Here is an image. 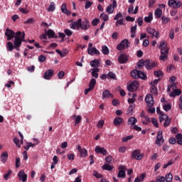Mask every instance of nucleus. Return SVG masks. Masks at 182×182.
Instances as JSON below:
<instances>
[{
  "mask_svg": "<svg viewBox=\"0 0 182 182\" xmlns=\"http://www.w3.org/2000/svg\"><path fill=\"white\" fill-rule=\"evenodd\" d=\"M68 160H70L73 161V160H75V154H70L67 156Z\"/></svg>",
  "mask_w": 182,
  "mask_h": 182,
  "instance_id": "64",
  "label": "nucleus"
},
{
  "mask_svg": "<svg viewBox=\"0 0 182 182\" xmlns=\"http://www.w3.org/2000/svg\"><path fill=\"white\" fill-rule=\"evenodd\" d=\"M95 153L97 154H102L103 156H106L107 154V151L103 147H100V146H97L95 149Z\"/></svg>",
  "mask_w": 182,
  "mask_h": 182,
  "instance_id": "17",
  "label": "nucleus"
},
{
  "mask_svg": "<svg viewBox=\"0 0 182 182\" xmlns=\"http://www.w3.org/2000/svg\"><path fill=\"white\" fill-rule=\"evenodd\" d=\"M100 22V20L97 18H95L92 21V26H97L99 25V23Z\"/></svg>",
  "mask_w": 182,
  "mask_h": 182,
  "instance_id": "46",
  "label": "nucleus"
},
{
  "mask_svg": "<svg viewBox=\"0 0 182 182\" xmlns=\"http://www.w3.org/2000/svg\"><path fill=\"white\" fill-rule=\"evenodd\" d=\"M1 163H5V161H6V160H8V152L4 151L1 154Z\"/></svg>",
  "mask_w": 182,
  "mask_h": 182,
  "instance_id": "26",
  "label": "nucleus"
},
{
  "mask_svg": "<svg viewBox=\"0 0 182 182\" xmlns=\"http://www.w3.org/2000/svg\"><path fill=\"white\" fill-rule=\"evenodd\" d=\"M111 97V99H113V94L110 93V91L109 90H105L102 92V99H109Z\"/></svg>",
  "mask_w": 182,
  "mask_h": 182,
  "instance_id": "20",
  "label": "nucleus"
},
{
  "mask_svg": "<svg viewBox=\"0 0 182 182\" xmlns=\"http://www.w3.org/2000/svg\"><path fill=\"white\" fill-rule=\"evenodd\" d=\"M55 9L56 7L55 6V2L52 1L48 8L47 9V11L48 12H53Z\"/></svg>",
  "mask_w": 182,
  "mask_h": 182,
  "instance_id": "36",
  "label": "nucleus"
},
{
  "mask_svg": "<svg viewBox=\"0 0 182 182\" xmlns=\"http://www.w3.org/2000/svg\"><path fill=\"white\" fill-rule=\"evenodd\" d=\"M142 79L143 80H146L147 79V75H146L142 71L139 70L138 73V79Z\"/></svg>",
  "mask_w": 182,
  "mask_h": 182,
  "instance_id": "35",
  "label": "nucleus"
},
{
  "mask_svg": "<svg viewBox=\"0 0 182 182\" xmlns=\"http://www.w3.org/2000/svg\"><path fill=\"white\" fill-rule=\"evenodd\" d=\"M144 119V120H142V124L147 126V124L150 123V117L149 116H145Z\"/></svg>",
  "mask_w": 182,
  "mask_h": 182,
  "instance_id": "41",
  "label": "nucleus"
},
{
  "mask_svg": "<svg viewBox=\"0 0 182 182\" xmlns=\"http://www.w3.org/2000/svg\"><path fill=\"white\" fill-rule=\"evenodd\" d=\"M123 122H124V120L123 119V118L119 117H117L114 119V126H119V124L121 123H123Z\"/></svg>",
  "mask_w": 182,
  "mask_h": 182,
  "instance_id": "24",
  "label": "nucleus"
},
{
  "mask_svg": "<svg viewBox=\"0 0 182 182\" xmlns=\"http://www.w3.org/2000/svg\"><path fill=\"white\" fill-rule=\"evenodd\" d=\"M22 42H26V41H25V33H23L22 34L21 31H17L16 33V37L14 39V45L11 41L7 42L6 50L9 52H12L14 48V49H16V50L19 51L21 50L20 48L22 45Z\"/></svg>",
  "mask_w": 182,
  "mask_h": 182,
  "instance_id": "1",
  "label": "nucleus"
},
{
  "mask_svg": "<svg viewBox=\"0 0 182 182\" xmlns=\"http://www.w3.org/2000/svg\"><path fill=\"white\" fill-rule=\"evenodd\" d=\"M116 6H117V2L116 1V0H114L112 1V4H109L106 9V12L109 14H113V12H114V8H116Z\"/></svg>",
  "mask_w": 182,
  "mask_h": 182,
  "instance_id": "13",
  "label": "nucleus"
},
{
  "mask_svg": "<svg viewBox=\"0 0 182 182\" xmlns=\"http://www.w3.org/2000/svg\"><path fill=\"white\" fill-rule=\"evenodd\" d=\"M77 150H78V152L80 153V157L82 159L87 157V151L85 148H82V146L77 145Z\"/></svg>",
  "mask_w": 182,
  "mask_h": 182,
  "instance_id": "14",
  "label": "nucleus"
},
{
  "mask_svg": "<svg viewBox=\"0 0 182 182\" xmlns=\"http://www.w3.org/2000/svg\"><path fill=\"white\" fill-rule=\"evenodd\" d=\"M33 141H36L35 144H32L31 142H28V146H30V147H35L36 146V144H39V140H38L36 138H34Z\"/></svg>",
  "mask_w": 182,
  "mask_h": 182,
  "instance_id": "51",
  "label": "nucleus"
},
{
  "mask_svg": "<svg viewBox=\"0 0 182 182\" xmlns=\"http://www.w3.org/2000/svg\"><path fill=\"white\" fill-rule=\"evenodd\" d=\"M158 48L161 50V55L159 56L160 60L166 62L167 58H168V48H167V43L164 41H161Z\"/></svg>",
  "mask_w": 182,
  "mask_h": 182,
  "instance_id": "3",
  "label": "nucleus"
},
{
  "mask_svg": "<svg viewBox=\"0 0 182 182\" xmlns=\"http://www.w3.org/2000/svg\"><path fill=\"white\" fill-rule=\"evenodd\" d=\"M151 123L154 124V127H159V122L156 118L151 119Z\"/></svg>",
  "mask_w": 182,
  "mask_h": 182,
  "instance_id": "59",
  "label": "nucleus"
},
{
  "mask_svg": "<svg viewBox=\"0 0 182 182\" xmlns=\"http://www.w3.org/2000/svg\"><path fill=\"white\" fill-rule=\"evenodd\" d=\"M164 116L166 117L164 126L165 127H168V126H170V122H171V119H170L167 114H164Z\"/></svg>",
  "mask_w": 182,
  "mask_h": 182,
  "instance_id": "30",
  "label": "nucleus"
},
{
  "mask_svg": "<svg viewBox=\"0 0 182 182\" xmlns=\"http://www.w3.org/2000/svg\"><path fill=\"white\" fill-rule=\"evenodd\" d=\"M131 157L135 160H141V159H143V155L140 154V150L135 149L134 151H132Z\"/></svg>",
  "mask_w": 182,
  "mask_h": 182,
  "instance_id": "11",
  "label": "nucleus"
},
{
  "mask_svg": "<svg viewBox=\"0 0 182 182\" xmlns=\"http://www.w3.org/2000/svg\"><path fill=\"white\" fill-rule=\"evenodd\" d=\"M71 29H76L77 31H87L90 28V23L87 18H85L82 21V18H79L77 21H73L70 24Z\"/></svg>",
  "mask_w": 182,
  "mask_h": 182,
  "instance_id": "2",
  "label": "nucleus"
},
{
  "mask_svg": "<svg viewBox=\"0 0 182 182\" xmlns=\"http://www.w3.org/2000/svg\"><path fill=\"white\" fill-rule=\"evenodd\" d=\"M80 122H82V116L77 115L75 119V125L76 126V124H79Z\"/></svg>",
  "mask_w": 182,
  "mask_h": 182,
  "instance_id": "47",
  "label": "nucleus"
},
{
  "mask_svg": "<svg viewBox=\"0 0 182 182\" xmlns=\"http://www.w3.org/2000/svg\"><path fill=\"white\" fill-rule=\"evenodd\" d=\"M45 60H46V57H45V55H41L38 57V61L41 63H43L45 62Z\"/></svg>",
  "mask_w": 182,
  "mask_h": 182,
  "instance_id": "62",
  "label": "nucleus"
},
{
  "mask_svg": "<svg viewBox=\"0 0 182 182\" xmlns=\"http://www.w3.org/2000/svg\"><path fill=\"white\" fill-rule=\"evenodd\" d=\"M14 141L17 147L18 148L21 147V144H19L20 142L19 139H18L17 137H15L14 139Z\"/></svg>",
  "mask_w": 182,
  "mask_h": 182,
  "instance_id": "61",
  "label": "nucleus"
},
{
  "mask_svg": "<svg viewBox=\"0 0 182 182\" xmlns=\"http://www.w3.org/2000/svg\"><path fill=\"white\" fill-rule=\"evenodd\" d=\"M133 139V135L127 136L122 138L123 143H126V141H129V140H132Z\"/></svg>",
  "mask_w": 182,
  "mask_h": 182,
  "instance_id": "53",
  "label": "nucleus"
},
{
  "mask_svg": "<svg viewBox=\"0 0 182 182\" xmlns=\"http://www.w3.org/2000/svg\"><path fill=\"white\" fill-rule=\"evenodd\" d=\"M90 65L92 68H100V61L97 59L92 60L90 61Z\"/></svg>",
  "mask_w": 182,
  "mask_h": 182,
  "instance_id": "22",
  "label": "nucleus"
},
{
  "mask_svg": "<svg viewBox=\"0 0 182 182\" xmlns=\"http://www.w3.org/2000/svg\"><path fill=\"white\" fill-rule=\"evenodd\" d=\"M124 18H120L119 20H117L115 23L116 26H119V25H124Z\"/></svg>",
  "mask_w": 182,
  "mask_h": 182,
  "instance_id": "56",
  "label": "nucleus"
},
{
  "mask_svg": "<svg viewBox=\"0 0 182 182\" xmlns=\"http://www.w3.org/2000/svg\"><path fill=\"white\" fill-rule=\"evenodd\" d=\"M137 89H139V82L137 81H134L127 86V90L131 92H134V90H137Z\"/></svg>",
  "mask_w": 182,
  "mask_h": 182,
  "instance_id": "15",
  "label": "nucleus"
},
{
  "mask_svg": "<svg viewBox=\"0 0 182 182\" xmlns=\"http://www.w3.org/2000/svg\"><path fill=\"white\" fill-rule=\"evenodd\" d=\"M155 18H157V19L161 18V15H163V11L161 9L158 8L155 10L154 12Z\"/></svg>",
  "mask_w": 182,
  "mask_h": 182,
  "instance_id": "25",
  "label": "nucleus"
},
{
  "mask_svg": "<svg viewBox=\"0 0 182 182\" xmlns=\"http://www.w3.org/2000/svg\"><path fill=\"white\" fill-rule=\"evenodd\" d=\"M137 66L139 69H141L143 66H146V60H141L137 63Z\"/></svg>",
  "mask_w": 182,
  "mask_h": 182,
  "instance_id": "39",
  "label": "nucleus"
},
{
  "mask_svg": "<svg viewBox=\"0 0 182 182\" xmlns=\"http://www.w3.org/2000/svg\"><path fill=\"white\" fill-rule=\"evenodd\" d=\"M145 102L148 107H153V105H154V100L153 99V96L151 94H148L146 96Z\"/></svg>",
  "mask_w": 182,
  "mask_h": 182,
  "instance_id": "10",
  "label": "nucleus"
},
{
  "mask_svg": "<svg viewBox=\"0 0 182 182\" xmlns=\"http://www.w3.org/2000/svg\"><path fill=\"white\" fill-rule=\"evenodd\" d=\"M156 182H164L166 181V178L164 176H159L156 177Z\"/></svg>",
  "mask_w": 182,
  "mask_h": 182,
  "instance_id": "54",
  "label": "nucleus"
},
{
  "mask_svg": "<svg viewBox=\"0 0 182 182\" xmlns=\"http://www.w3.org/2000/svg\"><path fill=\"white\" fill-rule=\"evenodd\" d=\"M151 95H155V96H157V95H159V92L157 90V87L156 85H151Z\"/></svg>",
  "mask_w": 182,
  "mask_h": 182,
  "instance_id": "32",
  "label": "nucleus"
},
{
  "mask_svg": "<svg viewBox=\"0 0 182 182\" xmlns=\"http://www.w3.org/2000/svg\"><path fill=\"white\" fill-rule=\"evenodd\" d=\"M64 33L66 36H72V35H73V31L69 28H65L64 29Z\"/></svg>",
  "mask_w": 182,
  "mask_h": 182,
  "instance_id": "42",
  "label": "nucleus"
},
{
  "mask_svg": "<svg viewBox=\"0 0 182 182\" xmlns=\"http://www.w3.org/2000/svg\"><path fill=\"white\" fill-rule=\"evenodd\" d=\"M21 167V159L19 157L16 158V168H19Z\"/></svg>",
  "mask_w": 182,
  "mask_h": 182,
  "instance_id": "55",
  "label": "nucleus"
},
{
  "mask_svg": "<svg viewBox=\"0 0 182 182\" xmlns=\"http://www.w3.org/2000/svg\"><path fill=\"white\" fill-rule=\"evenodd\" d=\"M129 60V55L127 54H120L118 57V62L120 65H124V63H127Z\"/></svg>",
  "mask_w": 182,
  "mask_h": 182,
  "instance_id": "12",
  "label": "nucleus"
},
{
  "mask_svg": "<svg viewBox=\"0 0 182 182\" xmlns=\"http://www.w3.org/2000/svg\"><path fill=\"white\" fill-rule=\"evenodd\" d=\"M133 110H134V105H131L128 108L127 114L132 116V114H133Z\"/></svg>",
  "mask_w": 182,
  "mask_h": 182,
  "instance_id": "44",
  "label": "nucleus"
},
{
  "mask_svg": "<svg viewBox=\"0 0 182 182\" xmlns=\"http://www.w3.org/2000/svg\"><path fill=\"white\" fill-rule=\"evenodd\" d=\"M157 66V63L151 60H145V68L147 70H150Z\"/></svg>",
  "mask_w": 182,
  "mask_h": 182,
  "instance_id": "7",
  "label": "nucleus"
},
{
  "mask_svg": "<svg viewBox=\"0 0 182 182\" xmlns=\"http://www.w3.org/2000/svg\"><path fill=\"white\" fill-rule=\"evenodd\" d=\"M128 124H131L132 126H134L136 124V123H137V119H136V117H131L129 119H128Z\"/></svg>",
  "mask_w": 182,
  "mask_h": 182,
  "instance_id": "29",
  "label": "nucleus"
},
{
  "mask_svg": "<svg viewBox=\"0 0 182 182\" xmlns=\"http://www.w3.org/2000/svg\"><path fill=\"white\" fill-rule=\"evenodd\" d=\"M100 18L104 21V22H107L109 21V16L105 13H102Z\"/></svg>",
  "mask_w": 182,
  "mask_h": 182,
  "instance_id": "37",
  "label": "nucleus"
},
{
  "mask_svg": "<svg viewBox=\"0 0 182 182\" xmlns=\"http://www.w3.org/2000/svg\"><path fill=\"white\" fill-rule=\"evenodd\" d=\"M154 75L156 77H160V76H164V73H163V71L161 70H157V71H154Z\"/></svg>",
  "mask_w": 182,
  "mask_h": 182,
  "instance_id": "49",
  "label": "nucleus"
},
{
  "mask_svg": "<svg viewBox=\"0 0 182 182\" xmlns=\"http://www.w3.org/2000/svg\"><path fill=\"white\" fill-rule=\"evenodd\" d=\"M120 18H123V14H122V12H119L116 14V16L114 18V21H117Z\"/></svg>",
  "mask_w": 182,
  "mask_h": 182,
  "instance_id": "45",
  "label": "nucleus"
},
{
  "mask_svg": "<svg viewBox=\"0 0 182 182\" xmlns=\"http://www.w3.org/2000/svg\"><path fill=\"white\" fill-rule=\"evenodd\" d=\"M142 45L144 48H147V46H149V45H150V41H149V39H145L143 41Z\"/></svg>",
  "mask_w": 182,
  "mask_h": 182,
  "instance_id": "60",
  "label": "nucleus"
},
{
  "mask_svg": "<svg viewBox=\"0 0 182 182\" xmlns=\"http://www.w3.org/2000/svg\"><path fill=\"white\" fill-rule=\"evenodd\" d=\"M168 5L170 8H175L176 9H178L181 6V1L178 0H169L168 1Z\"/></svg>",
  "mask_w": 182,
  "mask_h": 182,
  "instance_id": "5",
  "label": "nucleus"
},
{
  "mask_svg": "<svg viewBox=\"0 0 182 182\" xmlns=\"http://www.w3.org/2000/svg\"><path fill=\"white\" fill-rule=\"evenodd\" d=\"M88 55H100V52L95 47L92 48H87Z\"/></svg>",
  "mask_w": 182,
  "mask_h": 182,
  "instance_id": "21",
  "label": "nucleus"
},
{
  "mask_svg": "<svg viewBox=\"0 0 182 182\" xmlns=\"http://www.w3.org/2000/svg\"><path fill=\"white\" fill-rule=\"evenodd\" d=\"M152 21H153V14L149 13V16L144 17V21L146 23H150V22H151Z\"/></svg>",
  "mask_w": 182,
  "mask_h": 182,
  "instance_id": "28",
  "label": "nucleus"
},
{
  "mask_svg": "<svg viewBox=\"0 0 182 182\" xmlns=\"http://www.w3.org/2000/svg\"><path fill=\"white\" fill-rule=\"evenodd\" d=\"M155 143L158 146H161V144L164 143V139L163 138V132H158Z\"/></svg>",
  "mask_w": 182,
  "mask_h": 182,
  "instance_id": "9",
  "label": "nucleus"
},
{
  "mask_svg": "<svg viewBox=\"0 0 182 182\" xmlns=\"http://www.w3.org/2000/svg\"><path fill=\"white\" fill-rule=\"evenodd\" d=\"M5 36L7 37V41H11L14 38L16 37V33H14V31L6 28L5 32Z\"/></svg>",
  "mask_w": 182,
  "mask_h": 182,
  "instance_id": "8",
  "label": "nucleus"
},
{
  "mask_svg": "<svg viewBox=\"0 0 182 182\" xmlns=\"http://www.w3.org/2000/svg\"><path fill=\"white\" fill-rule=\"evenodd\" d=\"M165 181L172 182L173 181V175L170 173H167L165 176Z\"/></svg>",
  "mask_w": 182,
  "mask_h": 182,
  "instance_id": "38",
  "label": "nucleus"
},
{
  "mask_svg": "<svg viewBox=\"0 0 182 182\" xmlns=\"http://www.w3.org/2000/svg\"><path fill=\"white\" fill-rule=\"evenodd\" d=\"M33 22H35V18H28L27 21H26L24 22L25 24H28V23H33Z\"/></svg>",
  "mask_w": 182,
  "mask_h": 182,
  "instance_id": "63",
  "label": "nucleus"
},
{
  "mask_svg": "<svg viewBox=\"0 0 182 182\" xmlns=\"http://www.w3.org/2000/svg\"><path fill=\"white\" fill-rule=\"evenodd\" d=\"M92 176H94V177H96V178H102V177H103L102 174L99 173L96 171H93Z\"/></svg>",
  "mask_w": 182,
  "mask_h": 182,
  "instance_id": "52",
  "label": "nucleus"
},
{
  "mask_svg": "<svg viewBox=\"0 0 182 182\" xmlns=\"http://www.w3.org/2000/svg\"><path fill=\"white\" fill-rule=\"evenodd\" d=\"M58 38H60L61 39V42H65V38H66V35L63 33H58Z\"/></svg>",
  "mask_w": 182,
  "mask_h": 182,
  "instance_id": "50",
  "label": "nucleus"
},
{
  "mask_svg": "<svg viewBox=\"0 0 182 182\" xmlns=\"http://www.w3.org/2000/svg\"><path fill=\"white\" fill-rule=\"evenodd\" d=\"M102 52L104 55H109V48H107L106 46H103L102 48Z\"/></svg>",
  "mask_w": 182,
  "mask_h": 182,
  "instance_id": "43",
  "label": "nucleus"
},
{
  "mask_svg": "<svg viewBox=\"0 0 182 182\" xmlns=\"http://www.w3.org/2000/svg\"><path fill=\"white\" fill-rule=\"evenodd\" d=\"M163 109L165 110V112H168L169 110H171V105L167 104L163 105Z\"/></svg>",
  "mask_w": 182,
  "mask_h": 182,
  "instance_id": "48",
  "label": "nucleus"
},
{
  "mask_svg": "<svg viewBox=\"0 0 182 182\" xmlns=\"http://www.w3.org/2000/svg\"><path fill=\"white\" fill-rule=\"evenodd\" d=\"M103 170H107V171H112L113 170V166H110L109 164H105L102 166Z\"/></svg>",
  "mask_w": 182,
  "mask_h": 182,
  "instance_id": "33",
  "label": "nucleus"
},
{
  "mask_svg": "<svg viewBox=\"0 0 182 182\" xmlns=\"http://www.w3.org/2000/svg\"><path fill=\"white\" fill-rule=\"evenodd\" d=\"M45 32L48 36V38H49V39H52V38H55V39H58V35L55 34V31H53V30L52 29H49L46 31V29H45Z\"/></svg>",
  "mask_w": 182,
  "mask_h": 182,
  "instance_id": "18",
  "label": "nucleus"
},
{
  "mask_svg": "<svg viewBox=\"0 0 182 182\" xmlns=\"http://www.w3.org/2000/svg\"><path fill=\"white\" fill-rule=\"evenodd\" d=\"M92 5H93V2L87 1L85 6V9H89V8L92 6Z\"/></svg>",
  "mask_w": 182,
  "mask_h": 182,
  "instance_id": "57",
  "label": "nucleus"
},
{
  "mask_svg": "<svg viewBox=\"0 0 182 182\" xmlns=\"http://www.w3.org/2000/svg\"><path fill=\"white\" fill-rule=\"evenodd\" d=\"M129 45H130V42H129V40L124 39L120 42L119 44L117 45V50H123V49H127V48H129Z\"/></svg>",
  "mask_w": 182,
  "mask_h": 182,
  "instance_id": "4",
  "label": "nucleus"
},
{
  "mask_svg": "<svg viewBox=\"0 0 182 182\" xmlns=\"http://www.w3.org/2000/svg\"><path fill=\"white\" fill-rule=\"evenodd\" d=\"M161 19H162L163 23L164 24L168 23V22H170V18L168 17L163 16Z\"/></svg>",
  "mask_w": 182,
  "mask_h": 182,
  "instance_id": "58",
  "label": "nucleus"
},
{
  "mask_svg": "<svg viewBox=\"0 0 182 182\" xmlns=\"http://www.w3.org/2000/svg\"><path fill=\"white\" fill-rule=\"evenodd\" d=\"M99 68H92L91 69V71H92V77H95V79H97V77H99Z\"/></svg>",
  "mask_w": 182,
  "mask_h": 182,
  "instance_id": "23",
  "label": "nucleus"
},
{
  "mask_svg": "<svg viewBox=\"0 0 182 182\" xmlns=\"http://www.w3.org/2000/svg\"><path fill=\"white\" fill-rule=\"evenodd\" d=\"M118 170L117 177L119 178H126V170H127V168L124 166H119Z\"/></svg>",
  "mask_w": 182,
  "mask_h": 182,
  "instance_id": "6",
  "label": "nucleus"
},
{
  "mask_svg": "<svg viewBox=\"0 0 182 182\" xmlns=\"http://www.w3.org/2000/svg\"><path fill=\"white\" fill-rule=\"evenodd\" d=\"M18 177L21 181L26 182L28 180V175L25 173V171L21 170L18 173Z\"/></svg>",
  "mask_w": 182,
  "mask_h": 182,
  "instance_id": "16",
  "label": "nucleus"
},
{
  "mask_svg": "<svg viewBox=\"0 0 182 182\" xmlns=\"http://www.w3.org/2000/svg\"><path fill=\"white\" fill-rule=\"evenodd\" d=\"M107 78L108 79H112L113 80H117V78L116 77V75L114 73L110 71L107 74Z\"/></svg>",
  "mask_w": 182,
  "mask_h": 182,
  "instance_id": "34",
  "label": "nucleus"
},
{
  "mask_svg": "<svg viewBox=\"0 0 182 182\" xmlns=\"http://www.w3.org/2000/svg\"><path fill=\"white\" fill-rule=\"evenodd\" d=\"M95 86H96V79L92 78L90 81L89 87L92 89H95Z\"/></svg>",
  "mask_w": 182,
  "mask_h": 182,
  "instance_id": "40",
  "label": "nucleus"
},
{
  "mask_svg": "<svg viewBox=\"0 0 182 182\" xmlns=\"http://www.w3.org/2000/svg\"><path fill=\"white\" fill-rule=\"evenodd\" d=\"M53 70L50 69L45 72L43 77L46 79V80H50V78L52 76H53Z\"/></svg>",
  "mask_w": 182,
  "mask_h": 182,
  "instance_id": "19",
  "label": "nucleus"
},
{
  "mask_svg": "<svg viewBox=\"0 0 182 182\" xmlns=\"http://www.w3.org/2000/svg\"><path fill=\"white\" fill-rule=\"evenodd\" d=\"M131 76L134 79H139V70H134L131 72Z\"/></svg>",
  "mask_w": 182,
  "mask_h": 182,
  "instance_id": "31",
  "label": "nucleus"
},
{
  "mask_svg": "<svg viewBox=\"0 0 182 182\" xmlns=\"http://www.w3.org/2000/svg\"><path fill=\"white\" fill-rule=\"evenodd\" d=\"M146 32L147 33L151 36V38H154V33H156V29L151 27H148L146 28Z\"/></svg>",
  "mask_w": 182,
  "mask_h": 182,
  "instance_id": "27",
  "label": "nucleus"
}]
</instances>
